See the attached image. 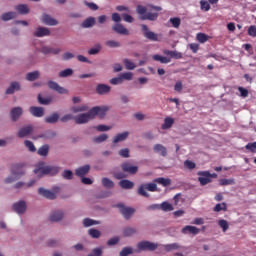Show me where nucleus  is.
I'll return each instance as SVG.
<instances>
[{"label": "nucleus", "mask_w": 256, "mask_h": 256, "mask_svg": "<svg viewBox=\"0 0 256 256\" xmlns=\"http://www.w3.org/2000/svg\"><path fill=\"white\" fill-rule=\"evenodd\" d=\"M39 167L34 169L35 175L43 177V175H57L59 173V167L57 166H45L44 162H40Z\"/></svg>", "instance_id": "1"}, {"label": "nucleus", "mask_w": 256, "mask_h": 256, "mask_svg": "<svg viewBox=\"0 0 256 256\" xmlns=\"http://www.w3.org/2000/svg\"><path fill=\"white\" fill-rule=\"evenodd\" d=\"M11 175L10 177L5 179V183H13V181H17L19 177L25 175V164L18 163L14 164L11 168Z\"/></svg>", "instance_id": "2"}, {"label": "nucleus", "mask_w": 256, "mask_h": 256, "mask_svg": "<svg viewBox=\"0 0 256 256\" xmlns=\"http://www.w3.org/2000/svg\"><path fill=\"white\" fill-rule=\"evenodd\" d=\"M137 14L142 15L140 18L142 21H155V19H157L156 13H147V8L142 5L137 6Z\"/></svg>", "instance_id": "3"}, {"label": "nucleus", "mask_w": 256, "mask_h": 256, "mask_svg": "<svg viewBox=\"0 0 256 256\" xmlns=\"http://www.w3.org/2000/svg\"><path fill=\"white\" fill-rule=\"evenodd\" d=\"M147 191H157V184L155 183H146L142 184L138 188V195H141V197H149V193Z\"/></svg>", "instance_id": "4"}, {"label": "nucleus", "mask_w": 256, "mask_h": 256, "mask_svg": "<svg viewBox=\"0 0 256 256\" xmlns=\"http://www.w3.org/2000/svg\"><path fill=\"white\" fill-rule=\"evenodd\" d=\"M197 175L200 176L198 177V181L202 186L209 185L212 181L211 177H217V174H210L209 171H199Z\"/></svg>", "instance_id": "5"}, {"label": "nucleus", "mask_w": 256, "mask_h": 256, "mask_svg": "<svg viewBox=\"0 0 256 256\" xmlns=\"http://www.w3.org/2000/svg\"><path fill=\"white\" fill-rule=\"evenodd\" d=\"M73 119L75 123H77V125H83L85 123H89V121L93 119V114L91 110H89L87 113L79 114L78 116H75Z\"/></svg>", "instance_id": "6"}, {"label": "nucleus", "mask_w": 256, "mask_h": 256, "mask_svg": "<svg viewBox=\"0 0 256 256\" xmlns=\"http://www.w3.org/2000/svg\"><path fill=\"white\" fill-rule=\"evenodd\" d=\"M159 247L157 244L149 241H141L137 244L138 251H155Z\"/></svg>", "instance_id": "7"}, {"label": "nucleus", "mask_w": 256, "mask_h": 256, "mask_svg": "<svg viewBox=\"0 0 256 256\" xmlns=\"http://www.w3.org/2000/svg\"><path fill=\"white\" fill-rule=\"evenodd\" d=\"M91 113H92V117L93 119H95V117H100V119H103V117H105V115H107V112L109 111V108L107 106H103V107H99V106H95L92 109H90Z\"/></svg>", "instance_id": "8"}, {"label": "nucleus", "mask_w": 256, "mask_h": 256, "mask_svg": "<svg viewBox=\"0 0 256 256\" xmlns=\"http://www.w3.org/2000/svg\"><path fill=\"white\" fill-rule=\"evenodd\" d=\"M118 209H120L121 215H123L124 219L129 220L130 217H133L135 213V208L126 207L123 204H117Z\"/></svg>", "instance_id": "9"}, {"label": "nucleus", "mask_w": 256, "mask_h": 256, "mask_svg": "<svg viewBox=\"0 0 256 256\" xmlns=\"http://www.w3.org/2000/svg\"><path fill=\"white\" fill-rule=\"evenodd\" d=\"M121 169L124 173H129L130 175H135L139 171V167L133 166L129 162L122 163Z\"/></svg>", "instance_id": "10"}, {"label": "nucleus", "mask_w": 256, "mask_h": 256, "mask_svg": "<svg viewBox=\"0 0 256 256\" xmlns=\"http://www.w3.org/2000/svg\"><path fill=\"white\" fill-rule=\"evenodd\" d=\"M13 211H15V213H17L18 215H23V213L27 211V203H25V201L23 200L14 203Z\"/></svg>", "instance_id": "11"}, {"label": "nucleus", "mask_w": 256, "mask_h": 256, "mask_svg": "<svg viewBox=\"0 0 256 256\" xmlns=\"http://www.w3.org/2000/svg\"><path fill=\"white\" fill-rule=\"evenodd\" d=\"M31 133H33V127L31 125H28V126H24V127L20 128L17 133V136L20 139H23L25 137H29V135H31Z\"/></svg>", "instance_id": "12"}, {"label": "nucleus", "mask_w": 256, "mask_h": 256, "mask_svg": "<svg viewBox=\"0 0 256 256\" xmlns=\"http://www.w3.org/2000/svg\"><path fill=\"white\" fill-rule=\"evenodd\" d=\"M41 21L42 23H44V25H49L50 27H55V25H59V21H57L55 18L51 17V15L48 14H43Z\"/></svg>", "instance_id": "13"}, {"label": "nucleus", "mask_w": 256, "mask_h": 256, "mask_svg": "<svg viewBox=\"0 0 256 256\" xmlns=\"http://www.w3.org/2000/svg\"><path fill=\"white\" fill-rule=\"evenodd\" d=\"M141 29H142V31L144 33V37H146V39H149L150 41H157V34H155L152 31H149V27H147V25L142 24Z\"/></svg>", "instance_id": "14"}, {"label": "nucleus", "mask_w": 256, "mask_h": 256, "mask_svg": "<svg viewBox=\"0 0 256 256\" xmlns=\"http://www.w3.org/2000/svg\"><path fill=\"white\" fill-rule=\"evenodd\" d=\"M48 87L49 89H52L53 91H57L60 95H65L67 93V89L61 87L57 82L55 81H48Z\"/></svg>", "instance_id": "15"}, {"label": "nucleus", "mask_w": 256, "mask_h": 256, "mask_svg": "<svg viewBox=\"0 0 256 256\" xmlns=\"http://www.w3.org/2000/svg\"><path fill=\"white\" fill-rule=\"evenodd\" d=\"M40 51L43 55H59L61 53L60 48H53L49 46L42 47Z\"/></svg>", "instance_id": "16"}, {"label": "nucleus", "mask_w": 256, "mask_h": 256, "mask_svg": "<svg viewBox=\"0 0 256 256\" xmlns=\"http://www.w3.org/2000/svg\"><path fill=\"white\" fill-rule=\"evenodd\" d=\"M38 193L39 195H41L42 197H45L46 199L53 200L57 198V194L55 192H51L50 190H47L45 188H39Z\"/></svg>", "instance_id": "17"}, {"label": "nucleus", "mask_w": 256, "mask_h": 256, "mask_svg": "<svg viewBox=\"0 0 256 256\" xmlns=\"http://www.w3.org/2000/svg\"><path fill=\"white\" fill-rule=\"evenodd\" d=\"M96 93L98 95H107L108 93H111V86L107 84H98L96 86Z\"/></svg>", "instance_id": "18"}, {"label": "nucleus", "mask_w": 256, "mask_h": 256, "mask_svg": "<svg viewBox=\"0 0 256 256\" xmlns=\"http://www.w3.org/2000/svg\"><path fill=\"white\" fill-rule=\"evenodd\" d=\"M199 228L195 227V226H191V225H187L184 228H182V233L184 235H199Z\"/></svg>", "instance_id": "19"}, {"label": "nucleus", "mask_w": 256, "mask_h": 256, "mask_svg": "<svg viewBox=\"0 0 256 256\" xmlns=\"http://www.w3.org/2000/svg\"><path fill=\"white\" fill-rule=\"evenodd\" d=\"M29 112L33 117H43L45 115V109L43 107L31 106Z\"/></svg>", "instance_id": "20"}, {"label": "nucleus", "mask_w": 256, "mask_h": 256, "mask_svg": "<svg viewBox=\"0 0 256 256\" xmlns=\"http://www.w3.org/2000/svg\"><path fill=\"white\" fill-rule=\"evenodd\" d=\"M112 29L115 31V33H118V35H129V30L123 26V24H115Z\"/></svg>", "instance_id": "21"}, {"label": "nucleus", "mask_w": 256, "mask_h": 256, "mask_svg": "<svg viewBox=\"0 0 256 256\" xmlns=\"http://www.w3.org/2000/svg\"><path fill=\"white\" fill-rule=\"evenodd\" d=\"M48 35H51V31L45 27H39L34 32V37H48Z\"/></svg>", "instance_id": "22"}, {"label": "nucleus", "mask_w": 256, "mask_h": 256, "mask_svg": "<svg viewBox=\"0 0 256 256\" xmlns=\"http://www.w3.org/2000/svg\"><path fill=\"white\" fill-rule=\"evenodd\" d=\"M12 121H17L23 115V109L21 107H15L10 112Z\"/></svg>", "instance_id": "23"}, {"label": "nucleus", "mask_w": 256, "mask_h": 256, "mask_svg": "<svg viewBox=\"0 0 256 256\" xmlns=\"http://www.w3.org/2000/svg\"><path fill=\"white\" fill-rule=\"evenodd\" d=\"M90 170L91 166H89V164H86L76 169L75 175H77V177H83L84 175H87V173H89Z\"/></svg>", "instance_id": "24"}, {"label": "nucleus", "mask_w": 256, "mask_h": 256, "mask_svg": "<svg viewBox=\"0 0 256 256\" xmlns=\"http://www.w3.org/2000/svg\"><path fill=\"white\" fill-rule=\"evenodd\" d=\"M118 185L121 187V189H133L135 187V183L127 179L120 180Z\"/></svg>", "instance_id": "25"}, {"label": "nucleus", "mask_w": 256, "mask_h": 256, "mask_svg": "<svg viewBox=\"0 0 256 256\" xmlns=\"http://www.w3.org/2000/svg\"><path fill=\"white\" fill-rule=\"evenodd\" d=\"M21 89V85H19V82H12L10 87L6 90V95H13L15 91H19Z\"/></svg>", "instance_id": "26"}, {"label": "nucleus", "mask_w": 256, "mask_h": 256, "mask_svg": "<svg viewBox=\"0 0 256 256\" xmlns=\"http://www.w3.org/2000/svg\"><path fill=\"white\" fill-rule=\"evenodd\" d=\"M164 54L172 59H183V53L178 51L165 50Z\"/></svg>", "instance_id": "27"}, {"label": "nucleus", "mask_w": 256, "mask_h": 256, "mask_svg": "<svg viewBox=\"0 0 256 256\" xmlns=\"http://www.w3.org/2000/svg\"><path fill=\"white\" fill-rule=\"evenodd\" d=\"M61 219H63L62 211H55V212H52L50 215V221L52 222L61 221Z\"/></svg>", "instance_id": "28"}, {"label": "nucleus", "mask_w": 256, "mask_h": 256, "mask_svg": "<svg viewBox=\"0 0 256 256\" xmlns=\"http://www.w3.org/2000/svg\"><path fill=\"white\" fill-rule=\"evenodd\" d=\"M127 137H129V132L119 133L114 137L113 143H121V141H125Z\"/></svg>", "instance_id": "29"}, {"label": "nucleus", "mask_w": 256, "mask_h": 256, "mask_svg": "<svg viewBox=\"0 0 256 256\" xmlns=\"http://www.w3.org/2000/svg\"><path fill=\"white\" fill-rule=\"evenodd\" d=\"M15 9L20 15H27L29 13V6H27V4L17 5Z\"/></svg>", "instance_id": "30"}, {"label": "nucleus", "mask_w": 256, "mask_h": 256, "mask_svg": "<svg viewBox=\"0 0 256 256\" xmlns=\"http://www.w3.org/2000/svg\"><path fill=\"white\" fill-rule=\"evenodd\" d=\"M165 251H177L178 249H185V247H182L178 243L168 244L164 245Z\"/></svg>", "instance_id": "31"}, {"label": "nucleus", "mask_w": 256, "mask_h": 256, "mask_svg": "<svg viewBox=\"0 0 256 256\" xmlns=\"http://www.w3.org/2000/svg\"><path fill=\"white\" fill-rule=\"evenodd\" d=\"M174 123H175V119L171 117H166L164 119V124L162 125V129H171Z\"/></svg>", "instance_id": "32"}, {"label": "nucleus", "mask_w": 256, "mask_h": 256, "mask_svg": "<svg viewBox=\"0 0 256 256\" xmlns=\"http://www.w3.org/2000/svg\"><path fill=\"white\" fill-rule=\"evenodd\" d=\"M102 185L106 189H113L115 187V182L109 178H102Z\"/></svg>", "instance_id": "33"}, {"label": "nucleus", "mask_w": 256, "mask_h": 256, "mask_svg": "<svg viewBox=\"0 0 256 256\" xmlns=\"http://www.w3.org/2000/svg\"><path fill=\"white\" fill-rule=\"evenodd\" d=\"M36 181L31 180L29 183H24V182H18L15 184L16 189H21V187H24L25 189H29V187H33L35 185Z\"/></svg>", "instance_id": "34"}, {"label": "nucleus", "mask_w": 256, "mask_h": 256, "mask_svg": "<svg viewBox=\"0 0 256 256\" xmlns=\"http://www.w3.org/2000/svg\"><path fill=\"white\" fill-rule=\"evenodd\" d=\"M57 121H59V114L57 112H54L52 115L45 118L46 123L53 124L57 123Z\"/></svg>", "instance_id": "35"}, {"label": "nucleus", "mask_w": 256, "mask_h": 256, "mask_svg": "<svg viewBox=\"0 0 256 256\" xmlns=\"http://www.w3.org/2000/svg\"><path fill=\"white\" fill-rule=\"evenodd\" d=\"M17 17V13L15 12H6L1 15L2 21H11V19H15Z\"/></svg>", "instance_id": "36"}, {"label": "nucleus", "mask_w": 256, "mask_h": 256, "mask_svg": "<svg viewBox=\"0 0 256 256\" xmlns=\"http://www.w3.org/2000/svg\"><path fill=\"white\" fill-rule=\"evenodd\" d=\"M93 25H95V18L93 17L87 18L82 23V27H84V29H89V27H93Z\"/></svg>", "instance_id": "37"}, {"label": "nucleus", "mask_w": 256, "mask_h": 256, "mask_svg": "<svg viewBox=\"0 0 256 256\" xmlns=\"http://www.w3.org/2000/svg\"><path fill=\"white\" fill-rule=\"evenodd\" d=\"M38 155L41 157H47L49 155V145L45 144L38 149Z\"/></svg>", "instance_id": "38"}, {"label": "nucleus", "mask_w": 256, "mask_h": 256, "mask_svg": "<svg viewBox=\"0 0 256 256\" xmlns=\"http://www.w3.org/2000/svg\"><path fill=\"white\" fill-rule=\"evenodd\" d=\"M169 22L171 23L172 27H174V29H179V27H181V18L179 17L170 18Z\"/></svg>", "instance_id": "39"}, {"label": "nucleus", "mask_w": 256, "mask_h": 256, "mask_svg": "<svg viewBox=\"0 0 256 256\" xmlns=\"http://www.w3.org/2000/svg\"><path fill=\"white\" fill-rule=\"evenodd\" d=\"M213 211L215 213H219L220 211H227V203H218L216 206L213 208Z\"/></svg>", "instance_id": "40"}, {"label": "nucleus", "mask_w": 256, "mask_h": 256, "mask_svg": "<svg viewBox=\"0 0 256 256\" xmlns=\"http://www.w3.org/2000/svg\"><path fill=\"white\" fill-rule=\"evenodd\" d=\"M135 233H137V230L135 228L126 227L123 230L124 237H131V236L135 235Z\"/></svg>", "instance_id": "41"}, {"label": "nucleus", "mask_w": 256, "mask_h": 256, "mask_svg": "<svg viewBox=\"0 0 256 256\" xmlns=\"http://www.w3.org/2000/svg\"><path fill=\"white\" fill-rule=\"evenodd\" d=\"M26 79H27V81H35V80L39 79V71L29 72L26 75Z\"/></svg>", "instance_id": "42"}, {"label": "nucleus", "mask_w": 256, "mask_h": 256, "mask_svg": "<svg viewBox=\"0 0 256 256\" xmlns=\"http://www.w3.org/2000/svg\"><path fill=\"white\" fill-rule=\"evenodd\" d=\"M219 227L222 229L223 233H225L229 229V222L225 219H221L218 221Z\"/></svg>", "instance_id": "43"}, {"label": "nucleus", "mask_w": 256, "mask_h": 256, "mask_svg": "<svg viewBox=\"0 0 256 256\" xmlns=\"http://www.w3.org/2000/svg\"><path fill=\"white\" fill-rule=\"evenodd\" d=\"M196 38L199 43H207V41H209V36L205 33H198Z\"/></svg>", "instance_id": "44"}, {"label": "nucleus", "mask_w": 256, "mask_h": 256, "mask_svg": "<svg viewBox=\"0 0 256 256\" xmlns=\"http://www.w3.org/2000/svg\"><path fill=\"white\" fill-rule=\"evenodd\" d=\"M88 233L92 239H99L101 237V232L97 229L91 228Z\"/></svg>", "instance_id": "45"}, {"label": "nucleus", "mask_w": 256, "mask_h": 256, "mask_svg": "<svg viewBox=\"0 0 256 256\" xmlns=\"http://www.w3.org/2000/svg\"><path fill=\"white\" fill-rule=\"evenodd\" d=\"M83 225H84V227H91L93 225H99V222L95 221V220H93L91 218H85L83 220Z\"/></svg>", "instance_id": "46"}, {"label": "nucleus", "mask_w": 256, "mask_h": 256, "mask_svg": "<svg viewBox=\"0 0 256 256\" xmlns=\"http://www.w3.org/2000/svg\"><path fill=\"white\" fill-rule=\"evenodd\" d=\"M71 75H73V69L71 68H67L59 72V77H62V78L71 77Z\"/></svg>", "instance_id": "47"}, {"label": "nucleus", "mask_w": 256, "mask_h": 256, "mask_svg": "<svg viewBox=\"0 0 256 256\" xmlns=\"http://www.w3.org/2000/svg\"><path fill=\"white\" fill-rule=\"evenodd\" d=\"M220 185L222 187H225L227 185H235V179L234 178H229V179H221L220 180Z\"/></svg>", "instance_id": "48"}, {"label": "nucleus", "mask_w": 256, "mask_h": 256, "mask_svg": "<svg viewBox=\"0 0 256 256\" xmlns=\"http://www.w3.org/2000/svg\"><path fill=\"white\" fill-rule=\"evenodd\" d=\"M109 136L107 134H101L93 139L94 143H103V141H107Z\"/></svg>", "instance_id": "49"}, {"label": "nucleus", "mask_w": 256, "mask_h": 256, "mask_svg": "<svg viewBox=\"0 0 256 256\" xmlns=\"http://www.w3.org/2000/svg\"><path fill=\"white\" fill-rule=\"evenodd\" d=\"M25 147H27V149L29 151H31V153H35V151H37V148H35V144H33V142L26 140L24 142Z\"/></svg>", "instance_id": "50"}, {"label": "nucleus", "mask_w": 256, "mask_h": 256, "mask_svg": "<svg viewBox=\"0 0 256 256\" xmlns=\"http://www.w3.org/2000/svg\"><path fill=\"white\" fill-rule=\"evenodd\" d=\"M101 51V44H96L95 47L88 51V55H97Z\"/></svg>", "instance_id": "51"}, {"label": "nucleus", "mask_w": 256, "mask_h": 256, "mask_svg": "<svg viewBox=\"0 0 256 256\" xmlns=\"http://www.w3.org/2000/svg\"><path fill=\"white\" fill-rule=\"evenodd\" d=\"M124 65L128 71H133L135 69V63L131 62L129 59H124Z\"/></svg>", "instance_id": "52"}, {"label": "nucleus", "mask_w": 256, "mask_h": 256, "mask_svg": "<svg viewBox=\"0 0 256 256\" xmlns=\"http://www.w3.org/2000/svg\"><path fill=\"white\" fill-rule=\"evenodd\" d=\"M200 7L202 11H209L211 9V5L207 0H201L200 1Z\"/></svg>", "instance_id": "53"}, {"label": "nucleus", "mask_w": 256, "mask_h": 256, "mask_svg": "<svg viewBox=\"0 0 256 256\" xmlns=\"http://www.w3.org/2000/svg\"><path fill=\"white\" fill-rule=\"evenodd\" d=\"M106 45L107 47H111L112 49L121 47V43L115 40L106 41Z\"/></svg>", "instance_id": "54"}, {"label": "nucleus", "mask_w": 256, "mask_h": 256, "mask_svg": "<svg viewBox=\"0 0 256 256\" xmlns=\"http://www.w3.org/2000/svg\"><path fill=\"white\" fill-rule=\"evenodd\" d=\"M38 103H40V105H49V103H51V98H43L41 94H39Z\"/></svg>", "instance_id": "55"}, {"label": "nucleus", "mask_w": 256, "mask_h": 256, "mask_svg": "<svg viewBox=\"0 0 256 256\" xmlns=\"http://www.w3.org/2000/svg\"><path fill=\"white\" fill-rule=\"evenodd\" d=\"M73 113H82L83 111H89V107L87 106H77L72 108Z\"/></svg>", "instance_id": "56"}, {"label": "nucleus", "mask_w": 256, "mask_h": 256, "mask_svg": "<svg viewBox=\"0 0 256 256\" xmlns=\"http://www.w3.org/2000/svg\"><path fill=\"white\" fill-rule=\"evenodd\" d=\"M63 179L71 180L73 179V171L71 170H64L62 173Z\"/></svg>", "instance_id": "57"}, {"label": "nucleus", "mask_w": 256, "mask_h": 256, "mask_svg": "<svg viewBox=\"0 0 256 256\" xmlns=\"http://www.w3.org/2000/svg\"><path fill=\"white\" fill-rule=\"evenodd\" d=\"M161 209L162 211H173V205H171V203L168 202H163L161 204Z\"/></svg>", "instance_id": "58"}, {"label": "nucleus", "mask_w": 256, "mask_h": 256, "mask_svg": "<svg viewBox=\"0 0 256 256\" xmlns=\"http://www.w3.org/2000/svg\"><path fill=\"white\" fill-rule=\"evenodd\" d=\"M118 154L120 155V157H123L124 159H129V149L128 148L120 149Z\"/></svg>", "instance_id": "59"}, {"label": "nucleus", "mask_w": 256, "mask_h": 256, "mask_svg": "<svg viewBox=\"0 0 256 256\" xmlns=\"http://www.w3.org/2000/svg\"><path fill=\"white\" fill-rule=\"evenodd\" d=\"M131 254H133V249L129 247L123 248L122 251L120 252V256H128Z\"/></svg>", "instance_id": "60"}, {"label": "nucleus", "mask_w": 256, "mask_h": 256, "mask_svg": "<svg viewBox=\"0 0 256 256\" xmlns=\"http://www.w3.org/2000/svg\"><path fill=\"white\" fill-rule=\"evenodd\" d=\"M94 129L98 130L99 132L111 131V127L110 126L103 125V124L95 126Z\"/></svg>", "instance_id": "61"}, {"label": "nucleus", "mask_w": 256, "mask_h": 256, "mask_svg": "<svg viewBox=\"0 0 256 256\" xmlns=\"http://www.w3.org/2000/svg\"><path fill=\"white\" fill-rule=\"evenodd\" d=\"M184 167L191 170V169H195V167H197V164H195V162H193L191 160H186L184 162Z\"/></svg>", "instance_id": "62"}, {"label": "nucleus", "mask_w": 256, "mask_h": 256, "mask_svg": "<svg viewBox=\"0 0 256 256\" xmlns=\"http://www.w3.org/2000/svg\"><path fill=\"white\" fill-rule=\"evenodd\" d=\"M101 255H103V250H101V248L93 249L92 252L88 254V256H101Z\"/></svg>", "instance_id": "63"}, {"label": "nucleus", "mask_w": 256, "mask_h": 256, "mask_svg": "<svg viewBox=\"0 0 256 256\" xmlns=\"http://www.w3.org/2000/svg\"><path fill=\"white\" fill-rule=\"evenodd\" d=\"M248 35L250 37H256V26L252 25L248 28Z\"/></svg>", "instance_id": "64"}]
</instances>
